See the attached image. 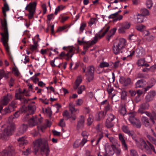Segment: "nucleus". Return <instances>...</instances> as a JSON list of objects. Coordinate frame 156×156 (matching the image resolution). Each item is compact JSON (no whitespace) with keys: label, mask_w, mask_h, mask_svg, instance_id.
<instances>
[{"label":"nucleus","mask_w":156,"mask_h":156,"mask_svg":"<svg viewBox=\"0 0 156 156\" xmlns=\"http://www.w3.org/2000/svg\"><path fill=\"white\" fill-rule=\"evenodd\" d=\"M137 23H141L143 22V20L144 17L142 16V15H140V14H138L137 15Z\"/></svg>","instance_id":"nucleus-27"},{"label":"nucleus","mask_w":156,"mask_h":156,"mask_svg":"<svg viewBox=\"0 0 156 156\" xmlns=\"http://www.w3.org/2000/svg\"><path fill=\"white\" fill-rule=\"evenodd\" d=\"M145 62L144 58L140 59L138 60L137 64L139 66H144V64Z\"/></svg>","instance_id":"nucleus-31"},{"label":"nucleus","mask_w":156,"mask_h":156,"mask_svg":"<svg viewBox=\"0 0 156 156\" xmlns=\"http://www.w3.org/2000/svg\"><path fill=\"white\" fill-rule=\"evenodd\" d=\"M146 81L144 79L138 80L136 83V87H143L144 86Z\"/></svg>","instance_id":"nucleus-17"},{"label":"nucleus","mask_w":156,"mask_h":156,"mask_svg":"<svg viewBox=\"0 0 156 156\" xmlns=\"http://www.w3.org/2000/svg\"><path fill=\"white\" fill-rule=\"evenodd\" d=\"M4 9L5 10L8 11L9 10V8L7 3L4 4V8H3L2 10Z\"/></svg>","instance_id":"nucleus-56"},{"label":"nucleus","mask_w":156,"mask_h":156,"mask_svg":"<svg viewBox=\"0 0 156 156\" xmlns=\"http://www.w3.org/2000/svg\"><path fill=\"white\" fill-rule=\"evenodd\" d=\"M20 114V111H17L13 115V116L15 118H18Z\"/></svg>","instance_id":"nucleus-52"},{"label":"nucleus","mask_w":156,"mask_h":156,"mask_svg":"<svg viewBox=\"0 0 156 156\" xmlns=\"http://www.w3.org/2000/svg\"><path fill=\"white\" fill-rule=\"evenodd\" d=\"M64 120V119H62L60 120L59 122V125L62 127H63L65 126V122H63Z\"/></svg>","instance_id":"nucleus-53"},{"label":"nucleus","mask_w":156,"mask_h":156,"mask_svg":"<svg viewBox=\"0 0 156 156\" xmlns=\"http://www.w3.org/2000/svg\"><path fill=\"white\" fill-rule=\"evenodd\" d=\"M25 61L23 62V63L25 64H26L27 62H29L30 59L28 56H25Z\"/></svg>","instance_id":"nucleus-63"},{"label":"nucleus","mask_w":156,"mask_h":156,"mask_svg":"<svg viewBox=\"0 0 156 156\" xmlns=\"http://www.w3.org/2000/svg\"><path fill=\"white\" fill-rule=\"evenodd\" d=\"M127 92L125 91H123L121 94V98L122 99H125L127 96Z\"/></svg>","instance_id":"nucleus-44"},{"label":"nucleus","mask_w":156,"mask_h":156,"mask_svg":"<svg viewBox=\"0 0 156 156\" xmlns=\"http://www.w3.org/2000/svg\"><path fill=\"white\" fill-rule=\"evenodd\" d=\"M1 23L2 29L4 30V33H1L0 34L2 36L3 42L5 43L9 38V33L6 19L4 18L3 21L2 20Z\"/></svg>","instance_id":"nucleus-4"},{"label":"nucleus","mask_w":156,"mask_h":156,"mask_svg":"<svg viewBox=\"0 0 156 156\" xmlns=\"http://www.w3.org/2000/svg\"><path fill=\"white\" fill-rule=\"evenodd\" d=\"M93 121V119L92 118V117H90V116H89V118L87 119V124L88 126H90Z\"/></svg>","instance_id":"nucleus-46"},{"label":"nucleus","mask_w":156,"mask_h":156,"mask_svg":"<svg viewBox=\"0 0 156 156\" xmlns=\"http://www.w3.org/2000/svg\"><path fill=\"white\" fill-rule=\"evenodd\" d=\"M98 41V37L96 36H95L94 37V40H92L88 45H86L84 46V49L87 51L90 46L96 43Z\"/></svg>","instance_id":"nucleus-15"},{"label":"nucleus","mask_w":156,"mask_h":156,"mask_svg":"<svg viewBox=\"0 0 156 156\" xmlns=\"http://www.w3.org/2000/svg\"><path fill=\"white\" fill-rule=\"evenodd\" d=\"M145 27V26L144 25H141L136 26V28L137 30L139 31H141L142 29Z\"/></svg>","instance_id":"nucleus-45"},{"label":"nucleus","mask_w":156,"mask_h":156,"mask_svg":"<svg viewBox=\"0 0 156 156\" xmlns=\"http://www.w3.org/2000/svg\"><path fill=\"white\" fill-rule=\"evenodd\" d=\"M147 137L150 141L152 142L154 144L156 145V139L154 138L149 135H147Z\"/></svg>","instance_id":"nucleus-33"},{"label":"nucleus","mask_w":156,"mask_h":156,"mask_svg":"<svg viewBox=\"0 0 156 156\" xmlns=\"http://www.w3.org/2000/svg\"><path fill=\"white\" fill-rule=\"evenodd\" d=\"M106 112H101L98 114L99 118L98 119V120H100L101 119H103L105 115Z\"/></svg>","instance_id":"nucleus-29"},{"label":"nucleus","mask_w":156,"mask_h":156,"mask_svg":"<svg viewBox=\"0 0 156 156\" xmlns=\"http://www.w3.org/2000/svg\"><path fill=\"white\" fill-rule=\"evenodd\" d=\"M149 106V104L145 103L142 104L140 106L141 109L144 110L147 109Z\"/></svg>","instance_id":"nucleus-30"},{"label":"nucleus","mask_w":156,"mask_h":156,"mask_svg":"<svg viewBox=\"0 0 156 156\" xmlns=\"http://www.w3.org/2000/svg\"><path fill=\"white\" fill-rule=\"evenodd\" d=\"M129 120L134 127L140 128L141 126V123L140 120L136 119L132 113L129 114Z\"/></svg>","instance_id":"nucleus-7"},{"label":"nucleus","mask_w":156,"mask_h":156,"mask_svg":"<svg viewBox=\"0 0 156 156\" xmlns=\"http://www.w3.org/2000/svg\"><path fill=\"white\" fill-rule=\"evenodd\" d=\"M14 83V79L11 78L10 79V80L9 82V86L10 87H12L13 86V84Z\"/></svg>","instance_id":"nucleus-61"},{"label":"nucleus","mask_w":156,"mask_h":156,"mask_svg":"<svg viewBox=\"0 0 156 156\" xmlns=\"http://www.w3.org/2000/svg\"><path fill=\"white\" fill-rule=\"evenodd\" d=\"M28 110L30 112V114H33L34 113V112L35 110L34 106H32L31 105H28Z\"/></svg>","instance_id":"nucleus-26"},{"label":"nucleus","mask_w":156,"mask_h":156,"mask_svg":"<svg viewBox=\"0 0 156 156\" xmlns=\"http://www.w3.org/2000/svg\"><path fill=\"white\" fill-rule=\"evenodd\" d=\"M109 64L107 62H103L100 63L99 66L101 68H103L105 67H108L109 66Z\"/></svg>","instance_id":"nucleus-36"},{"label":"nucleus","mask_w":156,"mask_h":156,"mask_svg":"<svg viewBox=\"0 0 156 156\" xmlns=\"http://www.w3.org/2000/svg\"><path fill=\"white\" fill-rule=\"evenodd\" d=\"M62 115L64 117H66L67 119L71 118L67 110H65L62 113Z\"/></svg>","instance_id":"nucleus-35"},{"label":"nucleus","mask_w":156,"mask_h":156,"mask_svg":"<svg viewBox=\"0 0 156 156\" xmlns=\"http://www.w3.org/2000/svg\"><path fill=\"white\" fill-rule=\"evenodd\" d=\"M153 84L152 83L151 85H150L147 86L146 87L144 88V91L145 92H146L147 90H149L150 88H151V87L153 86Z\"/></svg>","instance_id":"nucleus-54"},{"label":"nucleus","mask_w":156,"mask_h":156,"mask_svg":"<svg viewBox=\"0 0 156 156\" xmlns=\"http://www.w3.org/2000/svg\"><path fill=\"white\" fill-rule=\"evenodd\" d=\"M137 95L136 98L135 100L138 101L140 100V96L142 94L143 92L141 90H138L137 91Z\"/></svg>","instance_id":"nucleus-32"},{"label":"nucleus","mask_w":156,"mask_h":156,"mask_svg":"<svg viewBox=\"0 0 156 156\" xmlns=\"http://www.w3.org/2000/svg\"><path fill=\"white\" fill-rule=\"evenodd\" d=\"M131 82V80L130 78H127L124 81V84L125 86H127L129 84H130Z\"/></svg>","instance_id":"nucleus-49"},{"label":"nucleus","mask_w":156,"mask_h":156,"mask_svg":"<svg viewBox=\"0 0 156 156\" xmlns=\"http://www.w3.org/2000/svg\"><path fill=\"white\" fill-rule=\"evenodd\" d=\"M85 89V87L84 86H81L78 88V90L77 93L78 94H81L83 90H84Z\"/></svg>","instance_id":"nucleus-39"},{"label":"nucleus","mask_w":156,"mask_h":156,"mask_svg":"<svg viewBox=\"0 0 156 156\" xmlns=\"http://www.w3.org/2000/svg\"><path fill=\"white\" fill-rule=\"evenodd\" d=\"M119 61H117L115 62L114 63H113L114 66V68L116 69L117 68L119 65Z\"/></svg>","instance_id":"nucleus-59"},{"label":"nucleus","mask_w":156,"mask_h":156,"mask_svg":"<svg viewBox=\"0 0 156 156\" xmlns=\"http://www.w3.org/2000/svg\"><path fill=\"white\" fill-rule=\"evenodd\" d=\"M52 132L54 136H59L60 135V133L55 130H52Z\"/></svg>","instance_id":"nucleus-64"},{"label":"nucleus","mask_w":156,"mask_h":156,"mask_svg":"<svg viewBox=\"0 0 156 156\" xmlns=\"http://www.w3.org/2000/svg\"><path fill=\"white\" fill-rule=\"evenodd\" d=\"M122 129L124 132L126 133H127L130 132V131L127 126H123L122 127Z\"/></svg>","instance_id":"nucleus-40"},{"label":"nucleus","mask_w":156,"mask_h":156,"mask_svg":"<svg viewBox=\"0 0 156 156\" xmlns=\"http://www.w3.org/2000/svg\"><path fill=\"white\" fill-rule=\"evenodd\" d=\"M41 147V154L44 156H48L50 150L48 145L47 141L44 139H37L34 142L33 148L35 153H36Z\"/></svg>","instance_id":"nucleus-2"},{"label":"nucleus","mask_w":156,"mask_h":156,"mask_svg":"<svg viewBox=\"0 0 156 156\" xmlns=\"http://www.w3.org/2000/svg\"><path fill=\"white\" fill-rule=\"evenodd\" d=\"M119 139L121 141L122 145L124 147L126 150H127L128 149L127 146L126 144L125 140L124 139L121 133H119Z\"/></svg>","instance_id":"nucleus-18"},{"label":"nucleus","mask_w":156,"mask_h":156,"mask_svg":"<svg viewBox=\"0 0 156 156\" xmlns=\"http://www.w3.org/2000/svg\"><path fill=\"white\" fill-rule=\"evenodd\" d=\"M29 122L30 125L32 126L35 125L37 123V119L36 116L35 117L32 116L29 120Z\"/></svg>","instance_id":"nucleus-19"},{"label":"nucleus","mask_w":156,"mask_h":156,"mask_svg":"<svg viewBox=\"0 0 156 156\" xmlns=\"http://www.w3.org/2000/svg\"><path fill=\"white\" fill-rule=\"evenodd\" d=\"M103 135L102 133H100L99 134V138L97 141V143L96 144V145H97L100 142L101 139L103 137Z\"/></svg>","instance_id":"nucleus-51"},{"label":"nucleus","mask_w":156,"mask_h":156,"mask_svg":"<svg viewBox=\"0 0 156 156\" xmlns=\"http://www.w3.org/2000/svg\"><path fill=\"white\" fill-rule=\"evenodd\" d=\"M86 24L85 23H82L81 25V26L80 27V30L82 32L83 30L84 29L85 27H86Z\"/></svg>","instance_id":"nucleus-48"},{"label":"nucleus","mask_w":156,"mask_h":156,"mask_svg":"<svg viewBox=\"0 0 156 156\" xmlns=\"http://www.w3.org/2000/svg\"><path fill=\"white\" fill-rule=\"evenodd\" d=\"M154 38V37L153 36H148L147 37L146 39L148 41H150L153 40Z\"/></svg>","instance_id":"nucleus-57"},{"label":"nucleus","mask_w":156,"mask_h":156,"mask_svg":"<svg viewBox=\"0 0 156 156\" xmlns=\"http://www.w3.org/2000/svg\"><path fill=\"white\" fill-rule=\"evenodd\" d=\"M147 115L149 117L150 119L153 122V124L155 123L154 120H156V113L154 111H152L151 112H146Z\"/></svg>","instance_id":"nucleus-12"},{"label":"nucleus","mask_w":156,"mask_h":156,"mask_svg":"<svg viewBox=\"0 0 156 156\" xmlns=\"http://www.w3.org/2000/svg\"><path fill=\"white\" fill-rule=\"evenodd\" d=\"M11 111L10 110L9 106H7L3 110H2L1 111V117L3 115H6V114L9 113L11 112Z\"/></svg>","instance_id":"nucleus-20"},{"label":"nucleus","mask_w":156,"mask_h":156,"mask_svg":"<svg viewBox=\"0 0 156 156\" xmlns=\"http://www.w3.org/2000/svg\"><path fill=\"white\" fill-rule=\"evenodd\" d=\"M126 42V40L124 39L121 38L119 39L118 43L114 44L112 49L115 55L122 53V50L125 46Z\"/></svg>","instance_id":"nucleus-3"},{"label":"nucleus","mask_w":156,"mask_h":156,"mask_svg":"<svg viewBox=\"0 0 156 156\" xmlns=\"http://www.w3.org/2000/svg\"><path fill=\"white\" fill-rule=\"evenodd\" d=\"M87 141V139L85 138H83V139L82 141L80 142V144H81V146H83Z\"/></svg>","instance_id":"nucleus-58"},{"label":"nucleus","mask_w":156,"mask_h":156,"mask_svg":"<svg viewBox=\"0 0 156 156\" xmlns=\"http://www.w3.org/2000/svg\"><path fill=\"white\" fill-rule=\"evenodd\" d=\"M9 99L7 96H5L2 101V104L4 105H6L9 103Z\"/></svg>","instance_id":"nucleus-28"},{"label":"nucleus","mask_w":156,"mask_h":156,"mask_svg":"<svg viewBox=\"0 0 156 156\" xmlns=\"http://www.w3.org/2000/svg\"><path fill=\"white\" fill-rule=\"evenodd\" d=\"M111 147L116 155H119L120 154L121 150L119 148H117L114 144L112 145Z\"/></svg>","instance_id":"nucleus-21"},{"label":"nucleus","mask_w":156,"mask_h":156,"mask_svg":"<svg viewBox=\"0 0 156 156\" xmlns=\"http://www.w3.org/2000/svg\"><path fill=\"white\" fill-rule=\"evenodd\" d=\"M130 156H138L136 151L134 149L130 150Z\"/></svg>","instance_id":"nucleus-42"},{"label":"nucleus","mask_w":156,"mask_h":156,"mask_svg":"<svg viewBox=\"0 0 156 156\" xmlns=\"http://www.w3.org/2000/svg\"><path fill=\"white\" fill-rule=\"evenodd\" d=\"M54 107L56 108L55 112L58 113L59 112V108L61 107V105L58 104H56L54 105Z\"/></svg>","instance_id":"nucleus-47"},{"label":"nucleus","mask_w":156,"mask_h":156,"mask_svg":"<svg viewBox=\"0 0 156 156\" xmlns=\"http://www.w3.org/2000/svg\"><path fill=\"white\" fill-rule=\"evenodd\" d=\"M66 26H64L62 27H60L57 31V32L61 31L63 30L66 28Z\"/></svg>","instance_id":"nucleus-55"},{"label":"nucleus","mask_w":156,"mask_h":156,"mask_svg":"<svg viewBox=\"0 0 156 156\" xmlns=\"http://www.w3.org/2000/svg\"><path fill=\"white\" fill-rule=\"evenodd\" d=\"M140 15H142L144 17L146 16L149 15V11L145 8H142L140 10Z\"/></svg>","instance_id":"nucleus-22"},{"label":"nucleus","mask_w":156,"mask_h":156,"mask_svg":"<svg viewBox=\"0 0 156 156\" xmlns=\"http://www.w3.org/2000/svg\"><path fill=\"white\" fill-rule=\"evenodd\" d=\"M131 24L127 22H125L121 24V27L118 30L120 33H124L126 30L128 29L130 27Z\"/></svg>","instance_id":"nucleus-9"},{"label":"nucleus","mask_w":156,"mask_h":156,"mask_svg":"<svg viewBox=\"0 0 156 156\" xmlns=\"http://www.w3.org/2000/svg\"><path fill=\"white\" fill-rule=\"evenodd\" d=\"M81 118L78 121L77 125V128L79 129L83 126V123L84 122V117L83 115L80 116Z\"/></svg>","instance_id":"nucleus-16"},{"label":"nucleus","mask_w":156,"mask_h":156,"mask_svg":"<svg viewBox=\"0 0 156 156\" xmlns=\"http://www.w3.org/2000/svg\"><path fill=\"white\" fill-rule=\"evenodd\" d=\"M8 151L10 155L12 156H14L15 154V150L13 147L11 145H9L8 147Z\"/></svg>","instance_id":"nucleus-25"},{"label":"nucleus","mask_w":156,"mask_h":156,"mask_svg":"<svg viewBox=\"0 0 156 156\" xmlns=\"http://www.w3.org/2000/svg\"><path fill=\"white\" fill-rule=\"evenodd\" d=\"M16 128L15 124H12L4 130L2 134L4 140H9V136L12 135V133L15 130Z\"/></svg>","instance_id":"nucleus-5"},{"label":"nucleus","mask_w":156,"mask_h":156,"mask_svg":"<svg viewBox=\"0 0 156 156\" xmlns=\"http://www.w3.org/2000/svg\"><path fill=\"white\" fill-rule=\"evenodd\" d=\"M153 3L151 0H147L146 5L147 8L150 9L152 6Z\"/></svg>","instance_id":"nucleus-37"},{"label":"nucleus","mask_w":156,"mask_h":156,"mask_svg":"<svg viewBox=\"0 0 156 156\" xmlns=\"http://www.w3.org/2000/svg\"><path fill=\"white\" fill-rule=\"evenodd\" d=\"M1 41L2 42L4 46L5 47V50L7 52L9 51V47L7 45V43L9 41V39L7 41H6L5 43H4L3 42V40L2 39V37L1 38Z\"/></svg>","instance_id":"nucleus-38"},{"label":"nucleus","mask_w":156,"mask_h":156,"mask_svg":"<svg viewBox=\"0 0 156 156\" xmlns=\"http://www.w3.org/2000/svg\"><path fill=\"white\" fill-rule=\"evenodd\" d=\"M114 119V115L111 114L108 118L107 119L105 123V126L108 128H110L113 126V124L111 123V122Z\"/></svg>","instance_id":"nucleus-11"},{"label":"nucleus","mask_w":156,"mask_h":156,"mask_svg":"<svg viewBox=\"0 0 156 156\" xmlns=\"http://www.w3.org/2000/svg\"><path fill=\"white\" fill-rule=\"evenodd\" d=\"M37 3L36 2L30 3L26 7L25 9L29 12L28 18L31 19L34 16L36 9Z\"/></svg>","instance_id":"nucleus-6"},{"label":"nucleus","mask_w":156,"mask_h":156,"mask_svg":"<svg viewBox=\"0 0 156 156\" xmlns=\"http://www.w3.org/2000/svg\"><path fill=\"white\" fill-rule=\"evenodd\" d=\"M80 145L81 146L80 142L79 140H76L73 146L75 148H77Z\"/></svg>","instance_id":"nucleus-41"},{"label":"nucleus","mask_w":156,"mask_h":156,"mask_svg":"<svg viewBox=\"0 0 156 156\" xmlns=\"http://www.w3.org/2000/svg\"><path fill=\"white\" fill-rule=\"evenodd\" d=\"M34 45H30V49L32 51H34L37 49V42H34Z\"/></svg>","instance_id":"nucleus-34"},{"label":"nucleus","mask_w":156,"mask_h":156,"mask_svg":"<svg viewBox=\"0 0 156 156\" xmlns=\"http://www.w3.org/2000/svg\"><path fill=\"white\" fill-rule=\"evenodd\" d=\"M141 120L142 124L145 127L149 128L151 127V124L150 122L149 119L148 118L143 116L141 118Z\"/></svg>","instance_id":"nucleus-10"},{"label":"nucleus","mask_w":156,"mask_h":156,"mask_svg":"<svg viewBox=\"0 0 156 156\" xmlns=\"http://www.w3.org/2000/svg\"><path fill=\"white\" fill-rule=\"evenodd\" d=\"M131 137L136 141L138 147L140 148L143 147L147 154H151L152 151L156 154L154 147L150 142L148 141L146 142L142 138H136V134L134 133L133 135H131Z\"/></svg>","instance_id":"nucleus-1"},{"label":"nucleus","mask_w":156,"mask_h":156,"mask_svg":"<svg viewBox=\"0 0 156 156\" xmlns=\"http://www.w3.org/2000/svg\"><path fill=\"white\" fill-rule=\"evenodd\" d=\"M97 20V19L96 18H91L90 21L88 22L89 26L90 27L91 25L94 24L95 23V21Z\"/></svg>","instance_id":"nucleus-43"},{"label":"nucleus","mask_w":156,"mask_h":156,"mask_svg":"<svg viewBox=\"0 0 156 156\" xmlns=\"http://www.w3.org/2000/svg\"><path fill=\"white\" fill-rule=\"evenodd\" d=\"M121 108L119 110V112L120 114L124 116L126 113V109L125 108V105H121Z\"/></svg>","instance_id":"nucleus-23"},{"label":"nucleus","mask_w":156,"mask_h":156,"mask_svg":"<svg viewBox=\"0 0 156 156\" xmlns=\"http://www.w3.org/2000/svg\"><path fill=\"white\" fill-rule=\"evenodd\" d=\"M118 15V14L117 13V12H116L115 13L113 14L112 15H110L109 17L108 18H114L117 15Z\"/></svg>","instance_id":"nucleus-62"},{"label":"nucleus","mask_w":156,"mask_h":156,"mask_svg":"<svg viewBox=\"0 0 156 156\" xmlns=\"http://www.w3.org/2000/svg\"><path fill=\"white\" fill-rule=\"evenodd\" d=\"M0 156H12L7 150H4L0 153Z\"/></svg>","instance_id":"nucleus-24"},{"label":"nucleus","mask_w":156,"mask_h":156,"mask_svg":"<svg viewBox=\"0 0 156 156\" xmlns=\"http://www.w3.org/2000/svg\"><path fill=\"white\" fill-rule=\"evenodd\" d=\"M155 95L156 93L154 91H151L149 92L145 98L146 102H149L152 100Z\"/></svg>","instance_id":"nucleus-13"},{"label":"nucleus","mask_w":156,"mask_h":156,"mask_svg":"<svg viewBox=\"0 0 156 156\" xmlns=\"http://www.w3.org/2000/svg\"><path fill=\"white\" fill-rule=\"evenodd\" d=\"M82 81V80L80 78H77L75 82V84L77 86H79Z\"/></svg>","instance_id":"nucleus-50"},{"label":"nucleus","mask_w":156,"mask_h":156,"mask_svg":"<svg viewBox=\"0 0 156 156\" xmlns=\"http://www.w3.org/2000/svg\"><path fill=\"white\" fill-rule=\"evenodd\" d=\"M143 110H144L141 109L140 108H139V109L138 110V112L140 114H143L144 113L147 115L146 112H148L147 111H144Z\"/></svg>","instance_id":"nucleus-60"},{"label":"nucleus","mask_w":156,"mask_h":156,"mask_svg":"<svg viewBox=\"0 0 156 156\" xmlns=\"http://www.w3.org/2000/svg\"><path fill=\"white\" fill-rule=\"evenodd\" d=\"M27 128V125L24 124H23L20 127L16 135L19 136L20 134H23L26 131Z\"/></svg>","instance_id":"nucleus-14"},{"label":"nucleus","mask_w":156,"mask_h":156,"mask_svg":"<svg viewBox=\"0 0 156 156\" xmlns=\"http://www.w3.org/2000/svg\"><path fill=\"white\" fill-rule=\"evenodd\" d=\"M94 68L93 66H90L87 68V71L86 75L87 76V79L90 82L94 79Z\"/></svg>","instance_id":"nucleus-8"}]
</instances>
